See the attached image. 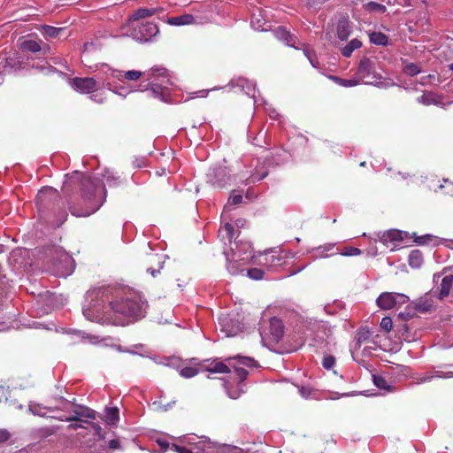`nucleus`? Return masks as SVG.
<instances>
[{
  "instance_id": "nucleus-1",
  "label": "nucleus",
  "mask_w": 453,
  "mask_h": 453,
  "mask_svg": "<svg viewBox=\"0 0 453 453\" xmlns=\"http://www.w3.org/2000/svg\"><path fill=\"white\" fill-rule=\"evenodd\" d=\"M76 188L81 192L84 208L77 210L70 205L69 210L73 216L88 217L95 213L105 201V188L98 178L75 172L64 182L63 191L71 196V193Z\"/></svg>"
},
{
  "instance_id": "nucleus-2",
  "label": "nucleus",
  "mask_w": 453,
  "mask_h": 453,
  "mask_svg": "<svg viewBox=\"0 0 453 453\" xmlns=\"http://www.w3.org/2000/svg\"><path fill=\"white\" fill-rule=\"evenodd\" d=\"M148 303L134 292L117 293L109 303L112 315L106 319L115 326H125L127 319L144 317Z\"/></svg>"
},
{
  "instance_id": "nucleus-3",
  "label": "nucleus",
  "mask_w": 453,
  "mask_h": 453,
  "mask_svg": "<svg viewBox=\"0 0 453 453\" xmlns=\"http://www.w3.org/2000/svg\"><path fill=\"white\" fill-rule=\"evenodd\" d=\"M159 33L157 25L154 22L145 21L131 25L130 36L140 42L151 40Z\"/></svg>"
},
{
  "instance_id": "nucleus-4",
  "label": "nucleus",
  "mask_w": 453,
  "mask_h": 453,
  "mask_svg": "<svg viewBox=\"0 0 453 453\" xmlns=\"http://www.w3.org/2000/svg\"><path fill=\"white\" fill-rule=\"evenodd\" d=\"M357 74L366 84H372L381 79V76L375 72V62L368 58L360 60Z\"/></svg>"
},
{
  "instance_id": "nucleus-5",
  "label": "nucleus",
  "mask_w": 453,
  "mask_h": 453,
  "mask_svg": "<svg viewBox=\"0 0 453 453\" xmlns=\"http://www.w3.org/2000/svg\"><path fill=\"white\" fill-rule=\"evenodd\" d=\"M59 197V194L57 189L51 187H45L39 190L36 197L35 203L38 207V210L42 212L46 211L51 204L54 203Z\"/></svg>"
},
{
  "instance_id": "nucleus-6",
  "label": "nucleus",
  "mask_w": 453,
  "mask_h": 453,
  "mask_svg": "<svg viewBox=\"0 0 453 453\" xmlns=\"http://www.w3.org/2000/svg\"><path fill=\"white\" fill-rule=\"evenodd\" d=\"M408 296L403 294L384 292L376 300L378 306L383 310L395 308L397 304L407 303Z\"/></svg>"
},
{
  "instance_id": "nucleus-7",
  "label": "nucleus",
  "mask_w": 453,
  "mask_h": 453,
  "mask_svg": "<svg viewBox=\"0 0 453 453\" xmlns=\"http://www.w3.org/2000/svg\"><path fill=\"white\" fill-rule=\"evenodd\" d=\"M73 88L83 94H90L98 88V82L92 77H75L72 81Z\"/></svg>"
},
{
  "instance_id": "nucleus-8",
  "label": "nucleus",
  "mask_w": 453,
  "mask_h": 453,
  "mask_svg": "<svg viewBox=\"0 0 453 453\" xmlns=\"http://www.w3.org/2000/svg\"><path fill=\"white\" fill-rule=\"evenodd\" d=\"M229 171L226 166H218L208 174L209 181L217 188H225L229 180Z\"/></svg>"
},
{
  "instance_id": "nucleus-9",
  "label": "nucleus",
  "mask_w": 453,
  "mask_h": 453,
  "mask_svg": "<svg viewBox=\"0 0 453 453\" xmlns=\"http://www.w3.org/2000/svg\"><path fill=\"white\" fill-rule=\"evenodd\" d=\"M209 362V360H207ZM206 361L203 364H199V366L201 367V371H205L210 373H220V374H226L230 372V368L228 365H226L225 363L213 360L208 365L205 364Z\"/></svg>"
},
{
  "instance_id": "nucleus-10",
  "label": "nucleus",
  "mask_w": 453,
  "mask_h": 453,
  "mask_svg": "<svg viewBox=\"0 0 453 453\" xmlns=\"http://www.w3.org/2000/svg\"><path fill=\"white\" fill-rule=\"evenodd\" d=\"M150 88L146 89L149 93V96L158 98L162 102H167V99L170 96L169 89L161 84L151 82L150 83Z\"/></svg>"
},
{
  "instance_id": "nucleus-11",
  "label": "nucleus",
  "mask_w": 453,
  "mask_h": 453,
  "mask_svg": "<svg viewBox=\"0 0 453 453\" xmlns=\"http://www.w3.org/2000/svg\"><path fill=\"white\" fill-rule=\"evenodd\" d=\"M163 11L162 8H139L135 10L129 17L128 22L133 23L139 19L151 17Z\"/></svg>"
},
{
  "instance_id": "nucleus-12",
  "label": "nucleus",
  "mask_w": 453,
  "mask_h": 453,
  "mask_svg": "<svg viewBox=\"0 0 453 453\" xmlns=\"http://www.w3.org/2000/svg\"><path fill=\"white\" fill-rule=\"evenodd\" d=\"M407 235V233L397 230V229H390L384 232L380 236V240L384 244L388 242H401L404 239V236Z\"/></svg>"
},
{
  "instance_id": "nucleus-13",
  "label": "nucleus",
  "mask_w": 453,
  "mask_h": 453,
  "mask_svg": "<svg viewBox=\"0 0 453 453\" xmlns=\"http://www.w3.org/2000/svg\"><path fill=\"white\" fill-rule=\"evenodd\" d=\"M148 80L153 79L154 81H160L161 82H169L167 70L164 67L151 68L147 73H144Z\"/></svg>"
},
{
  "instance_id": "nucleus-14",
  "label": "nucleus",
  "mask_w": 453,
  "mask_h": 453,
  "mask_svg": "<svg viewBox=\"0 0 453 453\" xmlns=\"http://www.w3.org/2000/svg\"><path fill=\"white\" fill-rule=\"evenodd\" d=\"M433 300L430 297L425 296L418 299L417 302L412 303V306L417 312L426 313L433 310L434 304Z\"/></svg>"
},
{
  "instance_id": "nucleus-15",
  "label": "nucleus",
  "mask_w": 453,
  "mask_h": 453,
  "mask_svg": "<svg viewBox=\"0 0 453 453\" xmlns=\"http://www.w3.org/2000/svg\"><path fill=\"white\" fill-rule=\"evenodd\" d=\"M336 32L341 41H346L350 35V25L347 19L342 18L337 23Z\"/></svg>"
},
{
  "instance_id": "nucleus-16",
  "label": "nucleus",
  "mask_w": 453,
  "mask_h": 453,
  "mask_svg": "<svg viewBox=\"0 0 453 453\" xmlns=\"http://www.w3.org/2000/svg\"><path fill=\"white\" fill-rule=\"evenodd\" d=\"M415 316H417V313L412 305H408L403 311H401L398 314L397 319H400L403 322L402 325H400V326L402 327L401 329L403 331H409V327L405 322L413 319Z\"/></svg>"
},
{
  "instance_id": "nucleus-17",
  "label": "nucleus",
  "mask_w": 453,
  "mask_h": 453,
  "mask_svg": "<svg viewBox=\"0 0 453 453\" xmlns=\"http://www.w3.org/2000/svg\"><path fill=\"white\" fill-rule=\"evenodd\" d=\"M453 286V275L449 274L442 278L441 285L439 287V298L444 299L447 297L449 293L450 289Z\"/></svg>"
},
{
  "instance_id": "nucleus-18",
  "label": "nucleus",
  "mask_w": 453,
  "mask_h": 453,
  "mask_svg": "<svg viewBox=\"0 0 453 453\" xmlns=\"http://www.w3.org/2000/svg\"><path fill=\"white\" fill-rule=\"evenodd\" d=\"M195 17L191 14H183L180 16L168 18L167 23L171 26H184L195 23Z\"/></svg>"
},
{
  "instance_id": "nucleus-19",
  "label": "nucleus",
  "mask_w": 453,
  "mask_h": 453,
  "mask_svg": "<svg viewBox=\"0 0 453 453\" xmlns=\"http://www.w3.org/2000/svg\"><path fill=\"white\" fill-rule=\"evenodd\" d=\"M408 260L411 268H419L423 264V254L419 250H413L410 252Z\"/></svg>"
},
{
  "instance_id": "nucleus-20",
  "label": "nucleus",
  "mask_w": 453,
  "mask_h": 453,
  "mask_svg": "<svg viewBox=\"0 0 453 453\" xmlns=\"http://www.w3.org/2000/svg\"><path fill=\"white\" fill-rule=\"evenodd\" d=\"M328 345H329V342L324 340L323 337H320L319 335L315 336L311 340V342L310 343L311 347L316 348L315 352H317V353L318 352L325 353L326 351H329L330 349L328 348Z\"/></svg>"
},
{
  "instance_id": "nucleus-21",
  "label": "nucleus",
  "mask_w": 453,
  "mask_h": 453,
  "mask_svg": "<svg viewBox=\"0 0 453 453\" xmlns=\"http://www.w3.org/2000/svg\"><path fill=\"white\" fill-rule=\"evenodd\" d=\"M275 35L279 40L284 42L287 45H293L295 42L289 31L282 27H279L275 30Z\"/></svg>"
},
{
  "instance_id": "nucleus-22",
  "label": "nucleus",
  "mask_w": 453,
  "mask_h": 453,
  "mask_svg": "<svg viewBox=\"0 0 453 453\" xmlns=\"http://www.w3.org/2000/svg\"><path fill=\"white\" fill-rule=\"evenodd\" d=\"M362 46L361 41L358 39L351 40L346 46L342 49V55L345 58H349L355 50Z\"/></svg>"
},
{
  "instance_id": "nucleus-23",
  "label": "nucleus",
  "mask_w": 453,
  "mask_h": 453,
  "mask_svg": "<svg viewBox=\"0 0 453 453\" xmlns=\"http://www.w3.org/2000/svg\"><path fill=\"white\" fill-rule=\"evenodd\" d=\"M103 418L106 423L114 425L119 420V409L117 407L106 408Z\"/></svg>"
},
{
  "instance_id": "nucleus-24",
  "label": "nucleus",
  "mask_w": 453,
  "mask_h": 453,
  "mask_svg": "<svg viewBox=\"0 0 453 453\" xmlns=\"http://www.w3.org/2000/svg\"><path fill=\"white\" fill-rule=\"evenodd\" d=\"M79 410L73 411V413L80 415L81 418H87L90 419H96V411L93 409L84 406V405H78Z\"/></svg>"
},
{
  "instance_id": "nucleus-25",
  "label": "nucleus",
  "mask_w": 453,
  "mask_h": 453,
  "mask_svg": "<svg viewBox=\"0 0 453 453\" xmlns=\"http://www.w3.org/2000/svg\"><path fill=\"white\" fill-rule=\"evenodd\" d=\"M370 42L376 45L385 46L388 42V36L381 32H372L369 35Z\"/></svg>"
},
{
  "instance_id": "nucleus-26",
  "label": "nucleus",
  "mask_w": 453,
  "mask_h": 453,
  "mask_svg": "<svg viewBox=\"0 0 453 453\" xmlns=\"http://www.w3.org/2000/svg\"><path fill=\"white\" fill-rule=\"evenodd\" d=\"M21 49L23 50L36 53L42 50L40 43L35 40H26L21 43Z\"/></svg>"
},
{
  "instance_id": "nucleus-27",
  "label": "nucleus",
  "mask_w": 453,
  "mask_h": 453,
  "mask_svg": "<svg viewBox=\"0 0 453 453\" xmlns=\"http://www.w3.org/2000/svg\"><path fill=\"white\" fill-rule=\"evenodd\" d=\"M418 102L424 105L438 104L439 100L437 96L434 93H425L418 99Z\"/></svg>"
},
{
  "instance_id": "nucleus-28",
  "label": "nucleus",
  "mask_w": 453,
  "mask_h": 453,
  "mask_svg": "<svg viewBox=\"0 0 453 453\" xmlns=\"http://www.w3.org/2000/svg\"><path fill=\"white\" fill-rule=\"evenodd\" d=\"M42 29L44 35L50 38H57L65 31L62 27H55L51 26H44Z\"/></svg>"
},
{
  "instance_id": "nucleus-29",
  "label": "nucleus",
  "mask_w": 453,
  "mask_h": 453,
  "mask_svg": "<svg viewBox=\"0 0 453 453\" xmlns=\"http://www.w3.org/2000/svg\"><path fill=\"white\" fill-rule=\"evenodd\" d=\"M329 79L342 87H355L358 84V81L356 80L342 79L334 75H330Z\"/></svg>"
},
{
  "instance_id": "nucleus-30",
  "label": "nucleus",
  "mask_w": 453,
  "mask_h": 453,
  "mask_svg": "<svg viewBox=\"0 0 453 453\" xmlns=\"http://www.w3.org/2000/svg\"><path fill=\"white\" fill-rule=\"evenodd\" d=\"M200 370L193 366H185L180 370V374L183 378L189 379L198 374Z\"/></svg>"
},
{
  "instance_id": "nucleus-31",
  "label": "nucleus",
  "mask_w": 453,
  "mask_h": 453,
  "mask_svg": "<svg viewBox=\"0 0 453 453\" xmlns=\"http://www.w3.org/2000/svg\"><path fill=\"white\" fill-rule=\"evenodd\" d=\"M365 7L366 10L372 12H385L387 11L385 5L376 2H369L365 5Z\"/></svg>"
},
{
  "instance_id": "nucleus-32",
  "label": "nucleus",
  "mask_w": 453,
  "mask_h": 453,
  "mask_svg": "<svg viewBox=\"0 0 453 453\" xmlns=\"http://www.w3.org/2000/svg\"><path fill=\"white\" fill-rule=\"evenodd\" d=\"M220 320H221L220 324L223 327L222 330L226 332L227 336H232V335L236 334V333L239 330V327L237 326L236 328H234V327L228 328V322H229L228 318H226V317L222 318V319H220Z\"/></svg>"
},
{
  "instance_id": "nucleus-33",
  "label": "nucleus",
  "mask_w": 453,
  "mask_h": 453,
  "mask_svg": "<svg viewBox=\"0 0 453 453\" xmlns=\"http://www.w3.org/2000/svg\"><path fill=\"white\" fill-rule=\"evenodd\" d=\"M403 72L410 76H415L420 73V68L415 63H409L403 67Z\"/></svg>"
},
{
  "instance_id": "nucleus-34",
  "label": "nucleus",
  "mask_w": 453,
  "mask_h": 453,
  "mask_svg": "<svg viewBox=\"0 0 453 453\" xmlns=\"http://www.w3.org/2000/svg\"><path fill=\"white\" fill-rule=\"evenodd\" d=\"M371 336L369 330L361 329L357 334V344L360 347L362 343L365 342Z\"/></svg>"
},
{
  "instance_id": "nucleus-35",
  "label": "nucleus",
  "mask_w": 453,
  "mask_h": 453,
  "mask_svg": "<svg viewBox=\"0 0 453 453\" xmlns=\"http://www.w3.org/2000/svg\"><path fill=\"white\" fill-rule=\"evenodd\" d=\"M265 272L260 268H251L247 272V275L252 280H262L264 277Z\"/></svg>"
},
{
  "instance_id": "nucleus-36",
  "label": "nucleus",
  "mask_w": 453,
  "mask_h": 453,
  "mask_svg": "<svg viewBox=\"0 0 453 453\" xmlns=\"http://www.w3.org/2000/svg\"><path fill=\"white\" fill-rule=\"evenodd\" d=\"M271 326L272 327L274 328V332H273V334L276 336V337H280L282 336L283 334V329H282V325H281V321L280 319H273L271 320Z\"/></svg>"
},
{
  "instance_id": "nucleus-37",
  "label": "nucleus",
  "mask_w": 453,
  "mask_h": 453,
  "mask_svg": "<svg viewBox=\"0 0 453 453\" xmlns=\"http://www.w3.org/2000/svg\"><path fill=\"white\" fill-rule=\"evenodd\" d=\"M373 382L375 386L380 389H387L388 390L390 386L388 385L387 380L385 378L381 376H373Z\"/></svg>"
},
{
  "instance_id": "nucleus-38",
  "label": "nucleus",
  "mask_w": 453,
  "mask_h": 453,
  "mask_svg": "<svg viewBox=\"0 0 453 453\" xmlns=\"http://www.w3.org/2000/svg\"><path fill=\"white\" fill-rule=\"evenodd\" d=\"M84 424H88L91 426V429L93 430L94 434L96 435H97L98 439H104V436L103 434V430H102V427L100 426V425L96 424V423H94V422H90V421H83Z\"/></svg>"
},
{
  "instance_id": "nucleus-39",
  "label": "nucleus",
  "mask_w": 453,
  "mask_h": 453,
  "mask_svg": "<svg viewBox=\"0 0 453 453\" xmlns=\"http://www.w3.org/2000/svg\"><path fill=\"white\" fill-rule=\"evenodd\" d=\"M142 74L143 73L140 71L132 70V71L125 72L123 74V77L129 81H137L138 79H140L142 77Z\"/></svg>"
},
{
  "instance_id": "nucleus-40",
  "label": "nucleus",
  "mask_w": 453,
  "mask_h": 453,
  "mask_svg": "<svg viewBox=\"0 0 453 453\" xmlns=\"http://www.w3.org/2000/svg\"><path fill=\"white\" fill-rule=\"evenodd\" d=\"M234 372L237 379L239 380V383L243 382L247 379L249 374V372L242 367H236Z\"/></svg>"
},
{
  "instance_id": "nucleus-41",
  "label": "nucleus",
  "mask_w": 453,
  "mask_h": 453,
  "mask_svg": "<svg viewBox=\"0 0 453 453\" xmlns=\"http://www.w3.org/2000/svg\"><path fill=\"white\" fill-rule=\"evenodd\" d=\"M392 326H393V322H392V319L391 318L389 317H384L381 321H380V327L386 331V332H390L392 330Z\"/></svg>"
},
{
  "instance_id": "nucleus-42",
  "label": "nucleus",
  "mask_w": 453,
  "mask_h": 453,
  "mask_svg": "<svg viewBox=\"0 0 453 453\" xmlns=\"http://www.w3.org/2000/svg\"><path fill=\"white\" fill-rule=\"evenodd\" d=\"M236 358L238 359V364L240 365H243L250 367L256 365V361L251 357H237Z\"/></svg>"
},
{
  "instance_id": "nucleus-43",
  "label": "nucleus",
  "mask_w": 453,
  "mask_h": 453,
  "mask_svg": "<svg viewBox=\"0 0 453 453\" xmlns=\"http://www.w3.org/2000/svg\"><path fill=\"white\" fill-rule=\"evenodd\" d=\"M335 364V358L333 356H327L323 358L322 365L325 369H331Z\"/></svg>"
},
{
  "instance_id": "nucleus-44",
  "label": "nucleus",
  "mask_w": 453,
  "mask_h": 453,
  "mask_svg": "<svg viewBox=\"0 0 453 453\" xmlns=\"http://www.w3.org/2000/svg\"><path fill=\"white\" fill-rule=\"evenodd\" d=\"M242 195L231 193L228 202L233 205H238L242 203Z\"/></svg>"
},
{
  "instance_id": "nucleus-45",
  "label": "nucleus",
  "mask_w": 453,
  "mask_h": 453,
  "mask_svg": "<svg viewBox=\"0 0 453 453\" xmlns=\"http://www.w3.org/2000/svg\"><path fill=\"white\" fill-rule=\"evenodd\" d=\"M67 212L65 211H62L59 213L58 218L53 222L54 226L58 227L64 224V222L67 219Z\"/></svg>"
},
{
  "instance_id": "nucleus-46",
  "label": "nucleus",
  "mask_w": 453,
  "mask_h": 453,
  "mask_svg": "<svg viewBox=\"0 0 453 453\" xmlns=\"http://www.w3.org/2000/svg\"><path fill=\"white\" fill-rule=\"evenodd\" d=\"M433 236L430 234L416 236L414 242L418 244L424 245L427 244L430 241H432Z\"/></svg>"
},
{
  "instance_id": "nucleus-47",
  "label": "nucleus",
  "mask_w": 453,
  "mask_h": 453,
  "mask_svg": "<svg viewBox=\"0 0 453 453\" xmlns=\"http://www.w3.org/2000/svg\"><path fill=\"white\" fill-rule=\"evenodd\" d=\"M224 231L226 232V237L231 241L234 236V227L230 223H226L224 226Z\"/></svg>"
},
{
  "instance_id": "nucleus-48",
  "label": "nucleus",
  "mask_w": 453,
  "mask_h": 453,
  "mask_svg": "<svg viewBox=\"0 0 453 453\" xmlns=\"http://www.w3.org/2000/svg\"><path fill=\"white\" fill-rule=\"evenodd\" d=\"M304 53L310 60L311 65L315 68H319V61L314 58V54L310 50H305Z\"/></svg>"
},
{
  "instance_id": "nucleus-49",
  "label": "nucleus",
  "mask_w": 453,
  "mask_h": 453,
  "mask_svg": "<svg viewBox=\"0 0 453 453\" xmlns=\"http://www.w3.org/2000/svg\"><path fill=\"white\" fill-rule=\"evenodd\" d=\"M344 256H358L361 254V250L355 247H348L344 250L342 253Z\"/></svg>"
},
{
  "instance_id": "nucleus-50",
  "label": "nucleus",
  "mask_w": 453,
  "mask_h": 453,
  "mask_svg": "<svg viewBox=\"0 0 453 453\" xmlns=\"http://www.w3.org/2000/svg\"><path fill=\"white\" fill-rule=\"evenodd\" d=\"M170 449L173 450V451H175L177 453H193L188 448L182 447V446H180V445H177V444H172Z\"/></svg>"
},
{
  "instance_id": "nucleus-51",
  "label": "nucleus",
  "mask_w": 453,
  "mask_h": 453,
  "mask_svg": "<svg viewBox=\"0 0 453 453\" xmlns=\"http://www.w3.org/2000/svg\"><path fill=\"white\" fill-rule=\"evenodd\" d=\"M11 438V434L6 429H0V443L7 441Z\"/></svg>"
},
{
  "instance_id": "nucleus-52",
  "label": "nucleus",
  "mask_w": 453,
  "mask_h": 453,
  "mask_svg": "<svg viewBox=\"0 0 453 453\" xmlns=\"http://www.w3.org/2000/svg\"><path fill=\"white\" fill-rule=\"evenodd\" d=\"M175 403V401L167 403L165 404H160L158 405V411H167L172 408V406Z\"/></svg>"
},
{
  "instance_id": "nucleus-53",
  "label": "nucleus",
  "mask_w": 453,
  "mask_h": 453,
  "mask_svg": "<svg viewBox=\"0 0 453 453\" xmlns=\"http://www.w3.org/2000/svg\"><path fill=\"white\" fill-rule=\"evenodd\" d=\"M268 175L267 172L263 173L259 177H252L251 180H247L246 184L255 183L256 181H259L264 180Z\"/></svg>"
},
{
  "instance_id": "nucleus-54",
  "label": "nucleus",
  "mask_w": 453,
  "mask_h": 453,
  "mask_svg": "<svg viewBox=\"0 0 453 453\" xmlns=\"http://www.w3.org/2000/svg\"><path fill=\"white\" fill-rule=\"evenodd\" d=\"M109 447L110 449H118L120 448V443L119 441V440L117 439H112L109 441Z\"/></svg>"
},
{
  "instance_id": "nucleus-55",
  "label": "nucleus",
  "mask_w": 453,
  "mask_h": 453,
  "mask_svg": "<svg viewBox=\"0 0 453 453\" xmlns=\"http://www.w3.org/2000/svg\"><path fill=\"white\" fill-rule=\"evenodd\" d=\"M65 421L67 422H71V421H81L83 423L84 420H82L81 418V416L80 415H77L74 413L73 416H71V417H68L65 419Z\"/></svg>"
},
{
  "instance_id": "nucleus-56",
  "label": "nucleus",
  "mask_w": 453,
  "mask_h": 453,
  "mask_svg": "<svg viewBox=\"0 0 453 453\" xmlns=\"http://www.w3.org/2000/svg\"><path fill=\"white\" fill-rule=\"evenodd\" d=\"M67 428L69 430H77L78 428H86V426L82 424L72 423L67 426Z\"/></svg>"
},
{
  "instance_id": "nucleus-57",
  "label": "nucleus",
  "mask_w": 453,
  "mask_h": 453,
  "mask_svg": "<svg viewBox=\"0 0 453 453\" xmlns=\"http://www.w3.org/2000/svg\"><path fill=\"white\" fill-rule=\"evenodd\" d=\"M158 444H159V446H160L162 449H170V448H171V445H170L168 442H165V441H158Z\"/></svg>"
},
{
  "instance_id": "nucleus-58",
  "label": "nucleus",
  "mask_w": 453,
  "mask_h": 453,
  "mask_svg": "<svg viewBox=\"0 0 453 453\" xmlns=\"http://www.w3.org/2000/svg\"><path fill=\"white\" fill-rule=\"evenodd\" d=\"M300 392H301V394H302L303 396H306V395H308V394H309V392H308L304 388H302L300 389Z\"/></svg>"
},
{
  "instance_id": "nucleus-59",
  "label": "nucleus",
  "mask_w": 453,
  "mask_h": 453,
  "mask_svg": "<svg viewBox=\"0 0 453 453\" xmlns=\"http://www.w3.org/2000/svg\"><path fill=\"white\" fill-rule=\"evenodd\" d=\"M229 396L231 398L236 399L239 396V394L238 393H236V394L235 393H233V394L229 393Z\"/></svg>"
},
{
  "instance_id": "nucleus-60",
  "label": "nucleus",
  "mask_w": 453,
  "mask_h": 453,
  "mask_svg": "<svg viewBox=\"0 0 453 453\" xmlns=\"http://www.w3.org/2000/svg\"><path fill=\"white\" fill-rule=\"evenodd\" d=\"M365 165H366V163L365 161L360 163L361 167H365Z\"/></svg>"
},
{
  "instance_id": "nucleus-61",
  "label": "nucleus",
  "mask_w": 453,
  "mask_h": 453,
  "mask_svg": "<svg viewBox=\"0 0 453 453\" xmlns=\"http://www.w3.org/2000/svg\"><path fill=\"white\" fill-rule=\"evenodd\" d=\"M433 378H434V376H430V377H428V378H426V379H424V380H423V381L430 380H431V379H433Z\"/></svg>"
},
{
  "instance_id": "nucleus-62",
  "label": "nucleus",
  "mask_w": 453,
  "mask_h": 453,
  "mask_svg": "<svg viewBox=\"0 0 453 453\" xmlns=\"http://www.w3.org/2000/svg\"><path fill=\"white\" fill-rule=\"evenodd\" d=\"M449 67V69H450L451 71H453V63H452V64H450Z\"/></svg>"
},
{
  "instance_id": "nucleus-63",
  "label": "nucleus",
  "mask_w": 453,
  "mask_h": 453,
  "mask_svg": "<svg viewBox=\"0 0 453 453\" xmlns=\"http://www.w3.org/2000/svg\"><path fill=\"white\" fill-rule=\"evenodd\" d=\"M150 273H151L153 276H155V275H156V273H155V271H154V270H151Z\"/></svg>"
},
{
  "instance_id": "nucleus-64",
  "label": "nucleus",
  "mask_w": 453,
  "mask_h": 453,
  "mask_svg": "<svg viewBox=\"0 0 453 453\" xmlns=\"http://www.w3.org/2000/svg\"><path fill=\"white\" fill-rule=\"evenodd\" d=\"M232 359H234V357H228L226 360H227V361H230V360H232Z\"/></svg>"
}]
</instances>
